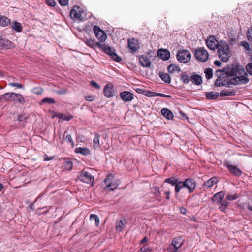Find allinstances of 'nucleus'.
<instances>
[{"label":"nucleus","mask_w":252,"mask_h":252,"mask_svg":"<svg viewBox=\"0 0 252 252\" xmlns=\"http://www.w3.org/2000/svg\"><path fill=\"white\" fill-rule=\"evenodd\" d=\"M154 191H155V193H156L158 192V194H160V193L159 192V189L158 187H155L154 188Z\"/></svg>","instance_id":"nucleus-62"},{"label":"nucleus","mask_w":252,"mask_h":252,"mask_svg":"<svg viewBox=\"0 0 252 252\" xmlns=\"http://www.w3.org/2000/svg\"><path fill=\"white\" fill-rule=\"evenodd\" d=\"M78 178L81 181L88 184H92L94 182V176L87 171H82Z\"/></svg>","instance_id":"nucleus-8"},{"label":"nucleus","mask_w":252,"mask_h":252,"mask_svg":"<svg viewBox=\"0 0 252 252\" xmlns=\"http://www.w3.org/2000/svg\"><path fill=\"white\" fill-rule=\"evenodd\" d=\"M44 161H49L51 159H52L53 158L52 157H48L47 155H44Z\"/></svg>","instance_id":"nucleus-58"},{"label":"nucleus","mask_w":252,"mask_h":252,"mask_svg":"<svg viewBox=\"0 0 252 252\" xmlns=\"http://www.w3.org/2000/svg\"><path fill=\"white\" fill-rule=\"evenodd\" d=\"M217 49L219 59L224 62L228 61L230 57L228 44L226 42L221 41L219 42Z\"/></svg>","instance_id":"nucleus-2"},{"label":"nucleus","mask_w":252,"mask_h":252,"mask_svg":"<svg viewBox=\"0 0 252 252\" xmlns=\"http://www.w3.org/2000/svg\"><path fill=\"white\" fill-rule=\"evenodd\" d=\"M221 70H218L215 72V75L218 76V78L214 82V85L217 87L225 86L229 87L230 84H231L229 81V79L226 77L224 74H222L220 75L219 73H222Z\"/></svg>","instance_id":"nucleus-5"},{"label":"nucleus","mask_w":252,"mask_h":252,"mask_svg":"<svg viewBox=\"0 0 252 252\" xmlns=\"http://www.w3.org/2000/svg\"><path fill=\"white\" fill-rule=\"evenodd\" d=\"M1 101H9L23 103L25 102L24 97L19 94L15 93H6L0 96Z\"/></svg>","instance_id":"nucleus-3"},{"label":"nucleus","mask_w":252,"mask_h":252,"mask_svg":"<svg viewBox=\"0 0 252 252\" xmlns=\"http://www.w3.org/2000/svg\"><path fill=\"white\" fill-rule=\"evenodd\" d=\"M104 95L107 97H111L113 95L112 88L108 86V85H106L103 89Z\"/></svg>","instance_id":"nucleus-25"},{"label":"nucleus","mask_w":252,"mask_h":252,"mask_svg":"<svg viewBox=\"0 0 252 252\" xmlns=\"http://www.w3.org/2000/svg\"><path fill=\"white\" fill-rule=\"evenodd\" d=\"M177 59L182 63H186L191 59V54L187 50L179 51L177 54Z\"/></svg>","instance_id":"nucleus-7"},{"label":"nucleus","mask_w":252,"mask_h":252,"mask_svg":"<svg viewBox=\"0 0 252 252\" xmlns=\"http://www.w3.org/2000/svg\"><path fill=\"white\" fill-rule=\"evenodd\" d=\"M11 27L12 31H15L18 32H20L22 31L21 24L17 22H14L11 25Z\"/></svg>","instance_id":"nucleus-29"},{"label":"nucleus","mask_w":252,"mask_h":252,"mask_svg":"<svg viewBox=\"0 0 252 252\" xmlns=\"http://www.w3.org/2000/svg\"><path fill=\"white\" fill-rule=\"evenodd\" d=\"M10 20L5 16L0 17V25L5 27L10 24Z\"/></svg>","instance_id":"nucleus-33"},{"label":"nucleus","mask_w":252,"mask_h":252,"mask_svg":"<svg viewBox=\"0 0 252 252\" xmlns=\"http://www.w3.org/2000/svg\"><path fill=\"white\" fill-rule=\"evenodd\" d=\"M70 16L72 19H76L77 20L81 19L82 15L80 12H78L74 9H72L70 13Z\"/></svg>","instance_id":"nucleus-28"},{"label":"nucleus","mask_w":252,"mask_h":252,"mask_svg":"<svg viewBox=\"0 0 252 252\" xmlns=\"http://www.w3.org/2000/svg\"><path fill=\"white\" fill-rule=\"evenodd\" d=\"M181 183H182V188H186L187 189V183H186V180L184 181H181Z\"/></svg>","instance_id":"nucleus-63"},{"label":"nucleus","mask_w":252,"mask_h":252,"mask_svg":"<svg viewBox=\"0 0 252 252\" xmlns=\"http://www.w3.org/2000/svg\"><path fill=\"white\" fill-rule=\"evenodd\" d=\"M156 96H160V97H167V98H169L171 97V96H170V95H167L166 94H162V93H157Z\"/></svg>","instance_id":"nucleus-56"},{"label":"nucleus","mask_w":252,"mask_h":252,"mask_svg":"<svg viewBox=\"0 0 252 252\" xmlns=\"http://www.w3.org/2000/svg\"><path fill=\"white\" fill-rule=\"evenodd\" d=\"M139 60L141 65L143 67H149L151 65V62L148 56L145 55H142L139 56Z\"/></svg>","instance_id":"nucleus-14"},{"label":"nucleus","mask_w":252,"mask_h":252,"mask_svg":"<svg viewBox=\"0 0 252 252\" xmlns=\"http://www.w3.org/2000/svg\"><path fill=\"white\" fill-rule=\"evenodd\" d=\"M14 47L13 43L8 40L2 39V37L0 39V49L3 48L10 49Z\"/></svg>","instance_id":"nucleus-15"},{"label":"nucleus","mask_w":252,"mask_h":252,"mask_svg":"<svg viewBox=\"0 0 252 252\" xmlns=\"http://www.w3.org/2000/svg\"><path fill=\"white\" fill-rule=\"evenodd\" d=\"M190 81L196 85H200L202 83V77L201 76L193 73L190 76Z\"/></svg>","instance_id":"nucleus-19"},{"label":"nucleus","mask_w":252,"mask_h":252,"mask_svg":"<svg viewBox=\"0 0 252 252\" xmlns=\"http://www.w3.org/2000/svg\"><path fill=\"white\" fill-rule=\"evenodd\" d=\"M65 140L67 141L72 146V147L74 146L73 140L70 134H67L66 135L65 137Z\"/></svg>","instance_id":"nucleus-47"},{"label":"nucleus","mask_w":252,"mask_h":252,"mask_svg":"<svg viewBox=\"0 0 252 252\" xmlns=\"http://www.w3.org/2000/svg\"><path fill=\"white\" fill-rule=\"evenodd\" d=\"M170 245L179 249L183 245V240L182 237H176L172 240Z\"/></svg>","instance_id":"nucleus-18"},{"label":"nucleus","mask_w":252,"mask_h":252,"mask_svg":"<svg viewBox=\"0 0 252 252\" xmlns=\"http://www.w3.org/2000/svg\"><path fill=\"white\" fill-rule=\"evenodd\" d=\"M220 95L218 92H207L205 94V96L208 100H215Z\"/></svg>","instance_id":"nucleus-23"},{"label":"nucleus","mask_w":252,"mask_h":252,"mask_svg":"<svg viewBox=\"0 0 252 252\" xmlns=\"http://www.w3.org/2000/svg\"><path fill=\"white\" fill-rule=\"evenodd\" d=\"M90 219L91 220H94L95 221V225L98 226L99 224V219L98 216L95 214H91L90 216Z\"/></svg>","instance_id":"nucleus-39"},{"label":"nucleus","mask_w":252,"mask_h":252,"mask_svg":"<svg viewBox=\"0 0 252 252\" xmlns=\"http://www.w3.org/2000/svg\"><path fill=\"white\" fill-rule=\"evenodd\" d=\"M121 98L125 102L131 101L133 99L134 95L133 94L128 91H123L120 94Z\"/></svg>","instance_id":"nucleus-12"},{"label":"nucleus","mask_w":252,"mask_h":252,"mask_svg":"<svg viewBox=\"0 0 252 252\" xmlns=\"http://www.w3.org/2000/svg\"><path fill=\"white\" fill-rule=\"evenodd\" d=\"M204 73L207 79H210L213 77V70L210 68H207L204 70Z\"/></svg>","instance_id":"nucleus-37"},{"label":"nucleus","mask_w":252,"mask_h":252,"mask_svg":"<svg viewBox=\"0 0 252 252\" xmlns=\"http://www.w3.org/2000/svg\"><path fill=\"white\" fill-rule=\"evenodd\" d=\"M238 198V196L236 194L233 195H227L226 196V199L230 201H232Z\"/></svg>","instance_id":"nucleus-53"},{"label":"nucleus","mask_w":252,"mask_h":252,"mask_svg":"<svg viewBox=\"0 0 252 252\" xmlns=\"http://www.w3.org/2000/svg\"><path fill=\"white\" fill-rule=\"evenodd\" d=\"M186 183H187V189L189 193H192L195 189L196 182L193 179L188 178L186 179Z\"/></svg>","instance_id":"nucleus-13"},{"label":"nucleus","mask_w":252,"mask_h":252,"mask_svg":"<svg viewBox=\"0 0 252 252\" xmlns=\"http://www.w3.org/2000/svg\"><path fill=\"white\" fill-rule=\"evenodd\" d=\"M168 71L170 73H174L175 72H179L181 71L180 68L174 64H171L168 67Z\"/></svg>","instance_id":"nucleus-27"},{"label":"nucleus","mask_w":252,"mask_h":252,"mask_svg":"<svg viewBox=\"0 0 252 252\" xmlns=\"http://www.w3.org/2000/svg\"><path fill=\"white\" fill-rule=\"evenodd\" d=\"M9 85L12 87H16L18 88H23V85L22 84L16 83L14 82L9 83Z\"/></svg>","instance_id":"nucleus-52"},{"label":"nucleus","mask_w":252,"mask_h":252,"mask_svg":"<svg viewBox=\"0 0 252 252\" xmlns=\"http://www.w3.org/2000/svg\"><path fill=\"white\" fill-rule=\"evenodd\" d=\"M118 186V184L113 181L112 183H109V184H107V187L109 188L110 190L113 191L117 188Z\"/></svg>","instance_id":"nucleus-42"},{"label":"nucleus","mask_w":252,"mask_h":252,"mask_svg":"<svg viewBox=\"0 0 252 252\" xmlns=\"http://www.w3.org/2000/svg\"><path fill=\"white\" fill-rule=\"evenodd\" d=\"M225 196V193L223 191H220L215 194L212 198V201L216 202L218 204L220 203Z\"/></svg>","instance_id":"nucleus-17"},{"label":"nucleus","mask_w":252,"mask_h":252,"mask_svg":"<svg viewBox=\"0 0 252 252\" xmlns=\"http://www.w3.org/2000/svg\"><path fill=\"white\" fill-rule=\"evenodd\" d=\"M161 112L162 115L168 120H171L174 117L172 112L167 108H163Z\"/></svg>","instance_id":"nucleus-22"},{"label":"nucleus","mask_w":252,"mask_h":252,"mask_svg":"<svg viewBox=\"0 0 252 252\" xmlns=\"http://www.w3.org/2000/svg\"><path fill=\"white\" fill-rule=\"evenodd\" d=\"M85 99L87 101H92L94 100V97L92 96H87L85 97Z\"/></svg>","instance_id":"nucleus-60"},{"label":"nucleus","mask_w":252,"mask_h":252,"mask_svg":"<svg viewBox=\"0 0 252 252\" xmlns=\"http://www.w3.org/2000/svg\"><path fill=\"white\" fill-rule=\"evenodd\" d=\"M100 137V135L98 133H95L93 139V146L94 149H97L100 148V142H99V138Z\"/></svg>","instance_id":"nucleus-24"},{"label":"nucleus","mask_w":252,"mask_h":252,"mask_svg":"<svg viewBox=\"0 0 252 252\" xmlns=\"http://www.w3.org/2000/svg\"><path fill=\"white\" fill-rule=\"evenodd\" d=\"M94 32L95 34L96 38L98 39L100 42H104L107 38V35L104 32L101 30L98 26H94L93 28Z\"/></svg>","instance_id":"nucleus-9"},{"label":"nucleus","mask_w":252,"mask_h":252,"mask_svg":"<svg viewBox=\"0 0 252 252\" xmlns=\"http://www.w3.org/2000/svg\"><path fill=\"white\" fill-rule=\"evenodd\" d=\"M126 224V220H120L116 223V229L117 231L121 232L122 230L123 227Z\"/></svg>","instance_id":"nucleus-32"},{"label":"nucleus","mask_w":252,"mask_h":252,"mask_svg":"<svg viewBox=\"0 0 252 252\" xmlns=\"http://www.w3.org/2000/svg\"><path fill=\"white\" fill-rule=\"evenodd\" d=\"M214 63L217 66H220L221 65V63L218 60H216Z\"/></svg>","instance_id":"nucleus-59"},{"label":"nucleus","mask_w":252,"mask_h":252,"mask_svg":"<svg viewBox=\"0 0 252 252\" xmlns=\"http://www.w3.org/2000/svg\"><path fill=\"white\" fill-rule=\"evenodd\" d=\"M178 180V179L175 176H172L170 178L165 179L164 183H167L171 184L172 186H174Z\"/></svg>","instance_id":"nucleus-36"},{"label":"nucleus","mask_w":252,"mask_h":252,"mask_svg":"<svg viewBox=\"0 0 252 252\" xmlns=\"http://www.w3.org/2000/svg\"><path fill=\"white\" fill-rule=\"evenodd\" d=\"M114 176L113 174L109 175L105 179V183L107 187V184L112 183L114 181Z\"/></svg>","instance_id":"nucleus-43"},{"label":"nucleus","mask_w":252,"mask_h":252,"mask_svg":"<svg viewBox=\"0 0 252 252\" xmlns=\"http://www.w3.org/2000/svg\"><path fill=\"white\" fill-rule=\"evenodd\" d=\"M98 42H95L94 40L90 38L86 39L85 41L86 44L92 48H94L96 46L97 47Z\"/></svg>","instance_id":"nucleus-35"},{"label":"nucleus","mask_w":252,"mask_h":252,"mask_svg":"<svg viewBox=\"0 0 252 252\" xmlns=\"http://www.w3.org/2000/svg\"><path fill=\"white\" fill-rule=\"evenodd\" d=\"M240 45L243 46L247 51L250 50V45L247 42L245 41H242L240 43Z\"/></svg>","instance_id":"nucleus-49"},{"label":"nucleus","mask_w":252,"mask_h":252,"mask_svg":"<svg viewBox=\"0 0 252 252\" xmlns=\"http://www.w3.org/2000/svg\"><path fill=\"white\" fill-rule=\"evenodd\" d=\"M174 186H175V191L176 193L179 192L181 189H182L181 181H179L178 180V181L176 182Z\"/></svg>","instance_id":"nucleus-41"},{"label":"nucleus","mask_w":252,"mask_h":252,"mask_svg":"<svg viewBox=\"0 0 252 252\" xmlns=\"http://www.w3.org/2000/svg\"><path fill=\"white\" fill-rule=\"evenodd\" d=\"M55 100L50 97H46L44 99H43L41 101V103H49V104H52L55 103Z\"/></svg>","instance_id":"nucleus-44"},{"label":"nucleus","mask_w":252,"mask_h":252,"mask_svg":"<svg viewBox=\"0 0 252 252\" xmlns=\"http://www.w3.org/2000/svg\"><path fill=\"white\" fill-rule=\"evenodd\" d=\"M75 152L76 153H79L84 156H87L90 154V150L87 148H84L81 147H78L75 150Z\"/></svg>","instance_id":"nucleus-26"},{"label":"nucleus","mask_w":252,"mask_h":252,"mask_svg":"<svg viewBox=\"0 0 252 252\" xmlns=\"http://www.w3.org/2000/svg\"><path fill=\"white\" fill-rule=\"evenodd\" d=\"M136 42L137 41L133 38L129 39L128 41V45L129 49L133 52H135L139 48V46L137 45Z\"/></svg>","instance_id":"nucleus-20"},{"label":"nucleus","mask_w":252,"mask_h":252,"mask_svg":"<svg viewBox=\"0 0 252 252\" xmlns=\"http://www.w3.org/2000/svg\"><path fill=\"white\" fill-rule=\"evenodd\" d=\"M227 74L233 77L229 79V81L232 85L246 84L249 81L247 73L245 72L244 67L238 63L232 64L228 70Z\"/></svg>","instance_id":"nucleus-1"},{"label":"nucleus","mask_w":252,"mask_h":252,"mask_svg":"<svg viewBox=\"0 0 252 252\" xmlns=\"http://www.w3.org/2000/svg\"><path fill=\"white\" fill-rule=\"evenodd\" d=\"M46 3L49 6H54L55 5V2L54 0H45Z\"/></svg>","instance_id":"nucleus-54"},{"label":"nucleus","mask_w":252,"mask_h":252,"mask_svg":"<svg viewBox=\"0 0 252 252\" xmlns=\"http://www.w3.org/2000/svg\"><path fill=\"white\" fill-rule=\"evenodd\" d=\"M158 56L162 60H167L170 57L169 51L166 49H159L158 51Z\"/></svg>","instance_id":"nucleus-16"},{"label":"nucleus","mask_w":252,"mask_h":252,"mask_svg":"<svg viewBox=\"0 0 252 252\" xmlns=\"http://www.w3.org/2000/svg\"><path fill=\"white\" fill-rule=\"evenodd\" d=\"M225 165L228 169L229 171L236 176H240L242 174V171L236 166L231 165L229 162H226Z\"/></svg>","instance_id":"nucleus-11"},{"label":"nucleus","mask_w":252,"mask_h":252,"mask_svg":"<svg viewBox=\"0 0 252 252\" xmlns=\"http://www.w3.org/2000/svg\"><path fill=\"white\" fill-rule=\"evenodd\" d=\"M236 91L234 90H223L221 91L220 95L221 96H233L235 94Z\"/></svg>","instance_id":"nucleus-30"},{"label":"nucleus","mask_w":252,"mask_h":252,"mask_svg":"<svg viewBox=\"0 0 252 252\" xmlns=\"http://www.w3.org/2000/svg\"><path fill=\"white\" fill-rule=\"evenodd\" d=\"M207 47L210 50H215L217 49L219 42L215 38L214 36H210L206 41Z\"/></svg>","instance_id":"nucleus-10"},{"label":"nucleus","mask_w":252,"mask_h":252,"mask_svg":"<svg viewBox=\"0 0 252 252\" xmlns=\"http://www.w3.org/2000/svg\"><path fill=\"white\" fill-rule=\"evenodd\" d=\"M246 70L247 73L252 76V62L248 63L246 66Z\"/></svg>","instance_id":"nucleus-45"},{"label":"nucleus","mask_w":252,"mask_h":252,"mask_svg":"<svg viewBox=\"0 0 252 252\" xmlns=\"http://www.w3.org/2000/svg\"><path fill=\"white\" fill-rule=\"evenodd\" d=\"M148 241V238L147 237H144L143 239L141 241L140 244H143Z\"/></svg>","instance_id":"nucleus-61"},{"label":"nucleus","mask_w":252,"mask_h":252,"mask_svg":"<svg viewBox=\"0 0 252 252\" xmlns=\"http://www.w3.org/2000/svg\"><path fill=\"white\" fill-rule=\"evenodd\" d=\"M160 78L165 83H169L171 82V77L167 73L160 72L159 74Z\"/></svg>","instance_id":"nucleus-31"},{"label":"nucleus","mask_w":252,"mask_h":252,"mask_svg":"<svg viewBox=\"0 0 252 252\" xmlns=\"http://www.w3.org/2000/svg\"><path fill=\"white\" fill-rule=\"evenodd\" d=\"M49 210V208H47V207L45 208H39L38 209V211L39 213H43L47 212Z\"/></svg>","instance_id":"nucleus-55"},{"label":"nucleus","mask_w":252,"mask_h":252,"mask_svg":"<svg viewBox=\"0 0 252 252\" xmlns=\"http://www.w3.org/2000/svg\"><path fill=\"white\" fill-rule=\"evenodd\" d=\"M151 249L147 245H145L141 247L137 252H150Z\"/></svg>","instance_id":"nucleus-46"},{"label":"nucleus","mask_w":252,"mask_h":252,"mask_svg":"<svg viewBox=\"0 0 252 252\" xmlns=\"http://www.w3.org/2000/svg\"><path fill=\"white\" fill-rule=\"evenodd\" d=\"M228 204L229 203L226 200L222 201L221 205L220 206V210L222 212H225Z\"/></svg>","instance_id":"nucleus-40"},{"label":"nucleus","mask_w":252,"mask_h":252,"mask_svg":"<svg viewBox=\"0 0 252 252\" xmlns=\"http://www.w3.org/2000/svg\"><path fill=\"white\" fill-rule=\"evenodd\" d=\"M219 182V180L216 177H213L204 182V186L207 188H211L214 185L217 184Z\"/></svg>","instance_id":"nucleus-21"},{"label":"nucleus","mask_w":252,"mask_h":252,"mask_svg":"<svg viewBox=\"0 0 252 252\" xmlns=\"http://www.w3.org/2000/svg\"><path fill=\"white\" fill-rule=\"evenodd\" d=\"M164 193L167 195V196L166 197V198L167 200H169L170 199V196H169L170 191H165Z\"/></svg>","instance_id":"nucleus-64"},{"label":"nucleus","mask_w":252,"mask_h":252,"mask_svg":"<svg viewBox=\"0 0 252 252\" xmlns=\"http://www.w3.org/2000/svg\"><path fill=\"white\" fill-rule=\"evenodd\" d=\"M73 166L72 162L70 161L68 159L64 158V168L67 171L71 170Z\"/></svg>","instance_id":"nucleus-34"},{"label":"nucleus","mask_w":252,"mask_h":252,"mask_svg":"<svg viewBox=\"0 0 252 252\" xmlns=\"http://www.w3.org/2000/svg\"><path fill=\"white\" fill-rule=\"evenodd\" d=\"M73 118V115L70 113L64 114V121H69Z\"/></svg>","instance_id":"nucleus-51"},{"label":"nucleus","mask_w":252,"mask_h":252,"mask_svg":"<svg viewBox=\"0 0 252 252\" xmlns=\"http://www.w3.org/2000/svg\"><path fill=\"white\" fill-rule=\"evenodd\" d=\"M247 36L248 40L252 42V27L248 29Z\"/></svg>","instance_id":"nucleus-48"},{"label":"nucleus","mask_w":252,"mask_h":252,"mask_svg":"<svg viewBox=\"0 0 252 252\" xmlns=\"http://www.w3.org/2000/svg\"><path fill=\"white\" fill-rule=\"evenodd\" d=\"M180 80L185 84L188 83L190 80V77H189L186 74H182L180 76Z\"/></svg>","instance_id":"nucleus-38"},{"label":"nucleus","mask_w":252,"mask_h":252,"mask_svg":"<svg viewBox=\"0 0 252 252\" xmlns=\"http://www.w3.org/2000/svg\"><path fill=\"white\" fill-rule=\"evenodd\" d=\"M91 85H92L93 87H95V88H96L99 89V88H100V86H99L98 85V84H97L96 82H95V81H91Z\"/></svg>","instance_id":"nucleus-57"},{"label":"nucleus","mask_w":252,"mask_h":252,"mask_svg":"<svg viewBox=\"0 0 252 252\" xmlns=\"http://www.w3.org/2000/svg\"><path fill=\"white\" fill-rule=\"evenodd\" d=\"M97 47L103 50V51L110 56L113 60L116 62L121 61V58L116 53L115 50L108 45L98 42Z\"/></svg>","instance_id":"nucleus-4"},{"label":"nucleus","mask_w":252,"mask_h":252,"mask_svg":"<svg viewBox=\"0 0 252 252\" xmlns=\"http://www.w3.org/2000/svg\"><path fill=\"white\" fill-rule=\"evenodd\" d=\"M194 56L197 60L205 62L208 59L209 54L204 48H198L195 50Z\"/></svg>","instance_id":"nucleus-6"},{"label":"nucleus","mask_w":252,"mask_h":252,"mask_svg":"<svg viewBox=\"0 0 252 252\" xmlns=\"http://www.w3.org/2000/svg\"><path fill=\"white\" fill-rule=\"evenodd\" d=\"M167 251L168 252H179V249L170 244L167 248Z\"/></svg>","instance_id":"nucleus-50"}]
</instances>
